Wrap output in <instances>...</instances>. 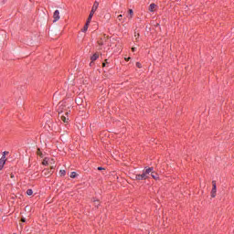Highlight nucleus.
<instances>
[{
    "label": "nucleus",
    "instance_id": "f257e3e1",
    "mask_svg": "<svg viewBox=\"0 0 234 234\" xmlns=\"http://www.w3.org/2000/svg\"><path fill=\"white\" fill-rule=\"evenodd\" d=\"M58 111L59 115L63 114L64 112L66 116H69V113L70 112V107H67V104H65L64 102H60L58 103Z\"/></svg>",
    "mask_w": 234,
    "mask_h": 234
},
{
    "label": "nucleus",
    "instance_id": "f03ea898",
    "mask_svg": "<svg viewBox=\"0 0 234 234\" xmlns=\"http://www.w3.org/2000/svg\"><path fill=\"white\" fill-rule=\"evenodd\" d=\"M98 6H100V3H98V1H95L92 7H91V11L90 13V16L88 17L89 21H92V17L96 12V10H98Z\"/></svg>",
    "mask_w": 234,
    "mask_h": 234
},
{
    "label": "nucleus",
    "instance_id": "7ed1b4c3",
    "mask_svg": "<svg viewBox=\"0 0 234 234\" xmlns=\"http://www.w3.org/2000/svg\"><path fill=\"white\" fill-rule=\"evenodd\" d=\"M215 197H217V182L212 181L211 197L215 198Z\"/></svg>",
    "mask_w": 234,
    "mask_h": 234
},
{
    "label": "nucleus",
    "instance_id": "20e7f679",
    "mask_svg": "<svg viewBox=\"0 0 234 234\" xmlns=\"http://www.w3.org/2000/svg\"><path fill=\"white\" fill-rule=\"evenodd\" d=\"M154 168L153 167H149L145 170L143 171V175H144V178H149V175H151V173H153Z\"/></svg>",
    "mask_w": 234,
    "mask_h": 234
},
{
    "label": "nucleus",
    "instance_id": "39448f33",
    "mask_svg": "<svg viewBox=\"0 0 234 234\" xmlns=\"http://www.w3.org/2000/svg\"><path fill=\"white\" fill-rule=\"evenodd\" d=\"M59 10H56L53 14V23H56L57 21H59Z\"/></svg>",
    "mask_w": 234,
    "mask_h": 234
},
{
    "label": "nucleus",
    "instance_id": "423d86ee",
    "mask_svg": "<svg viewBox=\"0 0 234 234\" xmlns=\"http://www.w3.org/2000/svg\"><path fill=\"white\" fill-rule=\"evenodd\" d=\"M5 164H6V158L5 157V155H2L0 159V171H2L3 167H5Z\"/></svg>",
    "mask_w": 234,
    "mask_h": 234
},
{
    "label": "nucleus",
    "instance_id": "0eeeda50",
    "mask_svg": "<svg viewBox=\"0 0 234 234\" xmlns=\"http://www.w3.org/2000/svg\"><path fill=\"white\" fill-rule=\"evenodd\" d=\"M59 116H60L61 122H63L64 123H69V117H68L69 115H67V114H65V115L60 114Z\"/></svg>",
    "mask_w": 234,
    "mask_h": 234
},
{
    "label": "nucleus",
    "instance_id": "6e6552de",
    "mask_svg": "<svg viewBox=\"0 0 234 234\" xmlns=\"http://www.w3.org/2000/svg\"><path fill=\"white\" fill-rule=\"evenodd\" d=\"M134 179L135 180H147L145 178V175H144V174H142V175H135Z\"/></svg>",
    "mask_w": 234,
    "mask_h": 234
},
{
    "label": "nucleus",
    "instance_id": "1a4fd4ad",
    "mask_svg": "<svg viewBox=\"0 0 234 234\" xmlns=\"http://www.w3.org/2000/svg\"><path fill=\"white\" fill-rule=\"evenodd\" d=\"M89 25H90V21L88 19L84 27L82 28V32H87V30H89Z\"/></svg>",
    "mask_w": 234,
    "mask_h": 234
},
{
    "label": "nucleus",
    "instance_id": "9d476101",
    "mask_svg": "<svg viewBox=\"0 0 234 234\" xmlns=\"http://www.w3.org/2000/svg\"><path fill=\"white\" fill-rule=\"evenodd\" d=\"M156 8H157V5H154V4H151V5H149V11H150V12H154V10H156Z\"/></svg>",
    "mask_w": 234,
    "mask_h": 234
},
{
    "label": "nucleus",
    "instance_id": "9b49d317",
    "mask_svg": "<svg viewBox=\"0 0 234 234\" xmlns=\"http://www.w3.org/2000/svg\"><path fill=\"white\" fill-rule=\"evenodd\" d=\"M43 165H50V159L45 158L42 162Z\"/></svg>",
    "mask_w": 234,
    "mask_h": 234
},
{
    "label": "nucleus",
    "instance_id": "f8f14e48",
    "mask_svg": "<svg viewBox=\"0 0 234 234\" xmlns=\"http://www.w3.org/2000/svg\"><path fill=\"white\" fill-rule=\"evenodd\" d=\"M150 173H151L152 178H154V180H158V174L154 173V170Z\"/></svg>",
    "mask_w": 234,
    "mask_h": 234
},
{
    "label": "nucleus",
    "instance_id": "ddd939ff",
    "mask_svg": "<svg viewBox=\"0 0 234 234\" xmlns=\"http://www.w3.org/2000/svg\"><path fill=\"white\" fill-rule=\"evenodd\" d=\"M133 9H129V14H128L127 17H128L129 19H133Z\"/></svg>",
    "mask_w": 234,
    "mask_h": 234
},
{
    "label": "nucleus",
    "instance_id": "4468645a",
    "mask_svg": "<svg viewBox=\"0 0 234 234\" xmlns=\"http://www.w3.org/2000/svg\"><path fill=\"white\" fill-rule=\"evenodd\" d=\"M98 58H99L98 53L93 54L91 57V61H96V59H98Z\"/></svg>",
    "mask_w": 234,
    "mask_h": 234
},
{
    "label": "nucleus",
    "instance_id": "2eb2a0df",
    "mask_svg": "<svg viewBox=\"0 0 234 234\" xmlns=\"http://www.w3.org/2000/svg\"><path fill=\"white\" fill-rule=\"evenodd\" d=\"M37 156H40V158H43V153H41V149L37 148Z\"/></svg>",
    "mask_w": 234,
    "mask_h": 234
},
{
    "label": "nucleus",
    "instance_id": "dca6fc26",
    "mask_svg": "<svg viewBox=\"0 0 234 234\" xmlns=\"http://www.w3.org/2000/svg\"><path fill=\"white\" fill-rule=\"evenodd\" d=\"M27 195L28 197H32V195H34V191H33L32 189H27Z\"/></svg>",
    "mask_w": 234,
    "mask_h": 234
},
{
    "label": "nucleus",
    "instance_id": "f3484780",
    "mask_svg": "<svg viewBox=\"0 0 234 234\" xmlns=\"http://www.w3.org/2000/svg\"><path fill=\"white\" fill-rule=\"evenodd\" d=\"M43 174L45 175V176H50V172H48V170H44Z\"/></svg>",
    "mask_w": 234,
    "mask_h": 234
},
{
    "label": "nucleus",
    "instance_id": "a211bd4d",
    "mask_svg": "<svg viewBox=\"0 0 234 234\" xmlns=\"http://www.w3.org/2000/svg\"><path fill=\"white\" fill-rule=\"evenodd\" d=\"M66 173H67V172H66L65 170H60V171H59L60 176H65Z\"/></svg>",
    "mask_w": 234,
    "mask_h": 234
},
{
    "label": "nucleus",
    "instance_id": "6ab92c4d",
    "mask_svg": "<svg viewBox=\"0 0 234 234\" xmlns=\"http://www.w3.org/2000/svg\"><path fill=\"white\" fill-rule=\"evenodd\" d=\"M93 204L96 207H98V206H100V201L99 200H94Z\"/></svg>",
    "mask_w": 234,
    "mask_h": 234
},
{
    "label": "nucleus",
    "instance_id": "aec40b11",
    "mask_svg": "<svg viewBox=\"0 0 234 234\" xmlns=\"http://www.w3.org/2000/svg\"><path fill=\"white\" fill-rule=\"evenodd\" d=\"M69 176L70 178H76V172H71Z\"/></svg>",
    "mask_w": 234,
    "mask_h": 234
},
{
    "label": "nucleus",
    "instance_id": "412c9836",
    "mask_svg": "<svg viewBox=\"0 0 234 234\" xmlns=\"http://www.w3.org/2000/svg\"><path fill=\"white\" fill-rule=\"evenodd\" d=\"M136 67H137L138 69H142V64H141L140 62H136Z\"/></svg>",
    "mask_w": 234,
    "mask_h": 234
},
{
    "label": "nucleus",
    "instance_id": "4be33fe9",
    "mask_svg": "<svg viewBox=\"0 0 234 234\" xmlns=\"http://www.w3.org/2000/svg\"><path fill=\"white\" fill-rule=\"evenodd\" d=\"M97 169H98V171H105V168L101 167V166H99Z\"/></svg>",
    "mask_w": 234,
    "mask_h": 234
},
{
    "label": "nucleus",
    "instance_id": "5701e85b",
    "mask_svg": "<svg viewBox=\"0 0 234 234\" xmlns=\"http://www.w3.org/2000/svg\"><path fill=\"white\" fill-rule=\"evenodd\" d=\"M122 17H123V16H122V15H119V16H118L119 21H122Z\"/></svg>",
    "mask_w": 234,
    "mask_h": 234
},
{
    "label": "nucleus",
    "instance_id": "b1692460",
    "mask_svg": "<svg viewBox=\"0 0 234 234\" xmlns=\"http://www.w3.org/2000/svg\"><path fill=\"white\" fill-rule=\"evenodd\" d=\"M6 154H8V152H4L3 156H5V158H6Z\"/></svg>",
    "mask_w": 234,
    "mask_h": 234
},
{
    "label": "nucleus",
    "instance_id": "393cba45",
    "mask_svg": "<svg viewBox=\"0 0 234 234\" xmlns=\"http://www.w3.org/2000/svg\"><path fill=\"white\" fill-rule=\"evenodd\" d=\"M21 222H27V218H21Z\"/></svg>",
    "mask_w": 234,
    "mask_h": 234
},
{
    "label": "nucleus",
    "instance_id": "a878e982",
    "mask_svg": "<svg viewBox=\"0 0 234 234\" xmlns=\"http://www.w3.org/2000/svg\"><path fill=\"white\" fill-rule=\"evenodd\" d=\"M107 59H105V62L104 63H102V67H105V65H107Z\"/></svg>",
    "mask_w": 234,
    "mask_h": 234
},
{
    "label": "nucleus",
    "instance_id": "bb28decb",
    "mask_svg": "<svg viewBox=\"0 0 234 234\" xmlns=\"http://www.w3.org/2000/svg\"><path fill=\"white\" fill-rule=\"evenodd\" d=\"M52 162H54V159L49 160V165H52Z\"/></svg>",
    "mask_w": 234,
    "mask_h": 234
},
{
    "label": "nucleus",
    "instance_id": "cd10ccee",
    "mask_svg": "<svg viewBox=\"0 0 234 234\" xmlns=\"http://www.w3.org/2000/svg\"><path fill=\"white\" fill-rule=\"evenodd\" d=\"M124 59H125V61H129L131 59V58L130 57L129 58H125Z\"/></svg>",
    "mask_w": 234,
    "mask_h": 234
},
{
    "label": "nucleus",
    "instance_id": "c85d7f7f",
    "mask_svg": "<svg viewBox=\"0 0 234 234\" xmlns=\"http://www.w3.org/2000/svg\"><path fill=\"white\" fill-rule=\"evenodd\" d=\"M133 52L136 50V48H132Z\"/></svg>",
    "mask_w": 234,
    "mask_h": 234
},
{
    "label": "nucleus",
    "instance_id": "c756f323",
    "mask_svg": "<svg viewBox=\"0 0 234 234\" xmlns=\"http://www.w3.org/2000/svg\"><path fill=\"white\" fill-rule=\"evenodd\" d=\"M10 176H11V178H14L15 176H14V174H11Z\"/></svg>",
    "mask_w": 234,
    "mask_h": 234
},
{
    "label": "nucleus",
    "instance_id": "7c9ffc66",
    "mask_svg": "<svg viewBox=\"0 0 234 234\" xmlns=\"http://www.w3.org/2000/svg\"><path fill=\"white\" fill-rule=\"evenodd\" d=\"M54 167V165H51V169Z\"/></svg>",
    "mask_w": 234,
    "mask_h": 234
}]
</instances>
